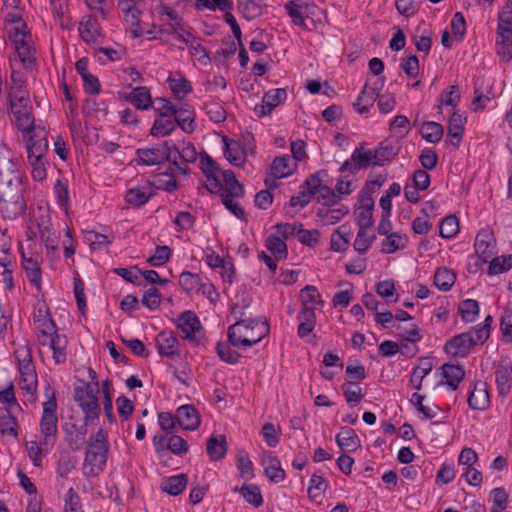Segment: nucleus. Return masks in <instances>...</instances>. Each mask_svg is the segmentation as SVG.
Returning <instances> with one entry per match:
<instances>
[{"instance_id":"nucleus-1","label":"nucleus","mask_w":512,"mask_h":512,"mask_svg":"<svg viewBox=\"0 0 512 512\" xmlns=\"http://www.w3.org/2000/svg\"><path fill=\"white\" fill-rule=\"evenodd\" d=\"M245 308L240 312L241 319L228 328V342L232 346L243 345L250 347L261 341L269 334V324L266 318H244Z\"/></svg>"},{"instance_id":"nucleus-2","label":"nucleus","mask_w":512,"mask_h":512,"mask_svg":"<svg viewBox=\"0 0 512 512\" xmlns=\"http://www.w3.org/2000/svg\"><path fill=\"white\" fill-rule=\"evenodd\" d=\"M108 452L109 442L107 432L99 428L87 441L83 464L84 475L87 477L98 476L105 469Z\"/></svg>"},{"instance_id":"nucleus-3","label":"nucleus","mask_w":512,"mask_h":512,"mask_svg":"<svg viewBox=\"0 0 512 512\" xmlns=\"http://www.w3.org/2000/svg\"><path fill=\"white\" fill-rule=\"evenodd\" d=\"M22 178L19 158L14 157L6 145H0V187L22 186Z\"/></svg>"},{"instance_id":"nucleus-4","label":"nucleus","mask_w":512,"mask_h":512,"mask_svg":"<svg viewBox=\"0 0 512 512\" xmlns=\"http://www.w3.org/2000/svg\"><path fill=\"white\" fill-rule=\"evenodd\" d=\"M97 392L98 389H95L88 382H84L82 386L74 388V400L81 408L86 423H91L99 418L101 408L96 395Z\"/></svg>"},{"instance_id":"nucleus-5","label":"nucleus","mask_w":512,"mask_h":512,"mask_svg":"<svg viewBox=\"0 0 512 512\" xmlns=\"http://www.w3.org/2000/svg\"><path fill=\"white\" fill-rule=\"evenodd\" d=\"M26 209L23 187H0V213L4 219L13 220L22 215Z\"/></svg>"},{"instance_id":"nucleus-6","label":"nucleus","mask_w":512,"mask_h":512,"mask_svg":"<svg viewBox=\"0 0 512 512\" xmlns=\"http://www.w3.org/2000/svg\"><path fill=\"white\" fill-rule=\"evenodd\" d=\"M135 154L134 161L139 166H160L165 162L175 163L169 141L158 143L153 147L138 148Z\"/></svg>"},{"instance_id":"nucleus-7","label":"nucleus","mask_w":512,"mask_h":512,"mask_svg":"<svg viewBox=\"0 0 512 512\" xmlns=\"http://www.w3.org/2000/svg\"><path fill=\"white\" fill-rule=\"evenodd\" d=\"M47 135L45 127H38L36 131L22 135L28 160L47 157L49 152Z\"/></svg>"},{"instance_id":"nucleus-8","label":"nucleus","mask_w":512,"mask_h":512,"mask_svg":"<svg viewBox=\"0 0 512 512\" xmlns=\"http://www.w3.org/2000/svg\"><path fill=\"white\" fill-rule=\"evenodd\" d=\"M485 342H479L473 332V328L465 333L453 336L449 339L444 346L446 353L454 357H466L471 349L476 345H482Z\"/></svg>"},{"instance_id":"nucleus-9","label":"nucleus","mask_w":512,"mask_h":512,"mask_svg":"<svg viewBox=\"0 0 512 512\" xmlns=\"http://www.w3.org/2000/svg\"><path fill=\"white\" fill-rule=\"evenodd\" d=\"M177 327L184 334V338L196 345H204V336L200 337L203 327L196 313L187 310L182 312L177 319Z\"/></svg>"},{"instance_id":"nucleus-10","label":"nucleus","mask_w":512,"mask_h":512,"mask_svg":"<svg viewBox=\"0 0 512 512\" xmlns=\"http://www.w3.org/2000/svg\"><path fill=\"white\" fill-rule=\"evenodd\" d=\"M9 111L13 116L11 120L12 125L20 131L22 135L36 131L38 127H43L40 124H36L32 104Z\"/></svg>"},{"instance_id":"nucleus-11","label":"nucleus","mask_w":512,"mask_h":512,"mask_svg":"<svg viewBox=\"0 0 512 512\" xmlns=\"http://www.w3.org/2000/svg\"><path fill=\"white\" fill-rule=\"evenodd\" d=\"M495 239L491 231L482 229L478 232L475 238L474 248L475 253L478 257L476 266H480L482 263H488V261L494 255Z\"/></svg>"},{"instance_id":"nucleus-12","label":"nucleus","mask_w":512,"mask_h":512,"mask_svg":"<svg viewBox=\"0 0 512 512\" xmlns=\"http://www.w3.org/2000/svg\"><path fill=\"white\" fill-rule=\"evenodd\" d=\"M401 145L399 141L387 138L381 141L378 146L372 151L373 162L372 166H384L392 162L400 153Z\"/></svg>"},{"instance_id":"nucleus-13","label":"nucleus","mask_w":512,"mask_h":512,"mask_svg":"<svg viewBox=\"0 0 512 512\" xmlns=\"http://www.w3.org/2000/svg\"><path fill=\"white\" fill-rule=\"evenodd\" d=\"M319 173H325V171L311 174L306 178V180L300 187L301 190L299 194L294 195L290 198V206L304 207L311 201V197L316 195L318 187L320 185Z\"/></svg>"},{"instance_id":"nucleus-14","label":"nucleus","mask_w":512,"mask_h":512,"mask_svg":"<svg viewBox=\"0 0 512 512\" xmlns=\"http://www.w3.org/2000/svg\"><path fill=\"white\" fill-rule=\"evenodd\" d=\"M373 160L372 150H365L361 145L355 148L352 152L351 158L341 165L339 171L341 173L345 171L356 173L357 171L366 169L372 165Z\"/></svg>"},{"instance_id":"nucleus-15","label":"nucleus","mask_w":512,"mask_h":512,"mask_svg":"<svg viewBox=\"0 0 512 512\" xmlns=\"http://www.w3.org/2000/svg\"><path fill=\"white\" fill-rule=\"evenodd\" d=\"M39 426L42 436L40 444L46 451H49L54 447L58 438V417L41 416Z\"/></svg>"},{"instance_id":"nucleus-16","label":"nucleus","mask_w":512,"mask_h":512,"mask_svg":"<svg viewBox=\"0 0 512 512\" xmlns=\"http://www.w3.org/2000/svg\"><path fill=\"white\" fill-rule=\"evenodd\" d=\"M177 423L188 431H195L201 424L198 410L190 404L180 406L176 411Z\"/></svg>"},{"instance_id":"nucleus-17","label":"nucleus","mask_w":512,"mask_h":512,"mask_svg":"<svg viewBox=\"0 0 512 512\" xmlns=\"http://www.w3.org/2000/svg\"><path fill=\"white\" fill-rule=\"evenodd\" d=\"M468 405L474 410H486L490 406V395L485 382L473 383V388L468 394Z\"/></svg>"},{"instance_id":"nucleus-18","label":"nucleus","mask_w":512,"mask_h":512,"mask_svg":"<svg viewBox=\"0 0 512 512\" xmlns=\"http://www.w3.org/2000/svg\"><path fill=\"white\" fill-rule=\"evenodd\" d=\"M87 431L88 423L85 421L82 425L73 423L64 427V439L72 451H79L83 447Z\"/></svg>"},{"instance_id":"nucleus-19","label":"nucleus","mask_w":512,"mask_h":512,"mask_svg":"<svg viewBox=\"0 0 512 512\" xmlns=\"http://www.w3.org/2000/svg\"><path fill=\"white\" fill-rule=\"evenodd\" d=\"M287 93L285 89L277 88L266 92L262 98V104L256 105L254 111L258 117H263L276 108L285 98Z\"/></svg>"},{"instance_id":"nucleus-20","label":"nucleus","mask_w":512,"mask_h":512,"mask_svg":"<svg viewBox=\"0 0 512 512\" xmlns=\"http://www.w3.org/2000/svg\"><path fill=\"white\" fill-rule=\"evenodd\" d=\"M442 377L444 380L440 381L438 384H445L451 390L455 391L458 389L459 384L465 377V369L460 364H451L445 363L442 367Z\"/></svg>"},{"instance_id":"nucleus-21","label":"nucleus","mask_w":512,"mask_h":512,"mask_svg":"<svg viewBox=\"0 0 512 512\" xmlns=\"http://www.w3.org/2000/svg\"><path fill=\"white\" fill-rule=\"evenodd\" d=\"M466 118L463 117L456 111H453L447 127V138H451L450 140H446L455 148L459 147V144L463 138L464 130H465Z\"/></svg>"},{"instance_id":"nucleus-22","label":"nucleus","mask_w":512,"mask_h":512,"mask_svg":"<svg viewBox=\"0 0 512 512\" xmlns=\"http://www.w3.org/2000/svg\"><path fill=\"white\" fill-rule=\"evenodd\" d=\"M22 267L29 282L40 292L42 290V269L38 259L26 257L25 254L22 253Z\"/></svg>"},{"instance_id":"nucleus-23","label":"nucleus","mask_w":512,"mask_h":512,"mask_svg":"<svg viewBox=\"0 0 512 512\" xmlns=\"http://www.w3.org/2000/svg\"><path fill=\"white\" fill-rule=\"evenodd\" d=\"M156 346L161 356L172 357L179 354L178 339L172 332L162 331L156 338Z\"/></svg>"},{"instance_id":"nucleus-24","label":"nucleus","mask_w":512,"mask_h":512,"mask_svg":"<svg viewBox=\"0 0 512 512\" xmlns=\"http://www.w3.org/2000/svg\"><path fill=\"white\" fill-rule=\"evenodd\" d=\"M297 164L289 155L275 157L270 165L271 175L276 178H285L292 175Z\"/></svg>"},{"instance_id":"nucleus-25","label":"nucleus","mask_w":512,"mask_h":512,"mask_svg":"<svg viewBox=\"0 0 512 512\" xmlns=\"http://www.w3.org/2000/svg\"><path fill=\"white\" fill-rule=\"evenodd\" d=\"M7 102L8 110L31 105L27 87H23L22 84H19V86H9Z\"/></svg>"},{"instance_id":"nucleus-26","label":"nucleus","mask_w":512,"mask_h":512,"mask_svg":"<svg viewBox=\"0 0 512 512\" xmlns=\"http://www.w3.org/2000/svg\"><path fill=\"white\" fill-rule=\"evenodd\" d=\"M336 442L343 451L354 452L361 447V441L356 432L347 427H341L336 435Z\"/></svg>"},{"instance_id":"nucleus-27","label":"nucleus","mask_w":512,"mask_h":512,"mask_svg":"<svg viewBox=\"0 0 512 512\" xmlns=\"http://www.w3.org/2000/svg\"><path fill=\"white\" fill-rule=\"evenodd\" d=\"M34 322L37 324V328L39 333L42 336H48L50 334H55L57 331V326L51 317L48 308L39 307L34 312Z\"/></svg>"},{"instance_id":"nucleus-28","label":"nucleus","mask_w":512,"mask_h":512,"mask_svg":"<svg viewBox=\"0 0 512 512\" xmlns=\"http://www.w3.org/2000/svg\"><path fill=\"white\" fill-rule=\"evenodd\" d=\"M433 363L429 357H421L418 360V364L414 367L411 376L410 384L416 389L422 388L423 379L432 371Z\"/></svg>"},{"instance_id":"nucleus-29","label":"nucleus","mask_w":512,"mask_h":512,"mask_svg":"<svg viewBox=\"0 0 512 512\" xmlns=\"http://www.w3.org/2000/svg\"><path fill=\"white\" fill-rule=\"evenodd\" d=\"M121 10L124 13V20L131 27L130 33L132 38H138L142 36L143 29L140 25L141 11L133 4H127L126 6L121 7Z\"/></svg>"},{"instance_id":"nucleus-30","label":"nucleus","mask_w":512,"mask_h":512,"mask_svg":"<svg viewBox=\"0 0 512 512\" xmlns=\"http://www.w3.org/2000/svg\"><path fill=\"white\" fill-rule=\"evenodd\" d=\"M188 484V476L185 473L165 478L161 484V490L171 496L180 495Z\"/></svg>"},{"instance_id":"nucleus-31","label":"nucleus","mask_w":512,"mask_h":512,"mask_svg":"<svg viewBox=\"0 0 512 512\" xmlns=\"http://www.w3.org/2000/svg\"><path fill=\"white\" fill-rule=\"evenodd\" d=\"M50 348L53 351V360L56 364H63L67 359V345L68 340L65 335H60L56 331L55 334H50Z\"/></svg>"},{"instance_id":"nucleus-32","label":"nucleus","mask_w":512,"mask_h":512,"mask_svg":"<svg viewBox=\"0 0 512 512\" xmlns=\"http://www.w3.org/2000/svg\"><path fill=\"white\" fill-rule=\"evenodd\" d=\"M126 100L131 102L139 110H148L153 104L150 90L146 86L134 88L131 93L126 96Z\"/></svg>"},{"instance_id":"nucleus-33","label":"nucleus","mask_w":512,"mask_h":512,"mask_svg":"<svg viewBox=\"0 0 512 512\" xmlns=\"http://www.w3.org/2000/svg\"><path fill=\"white\" fill-rule=\"evenodd\" d=\"M227 450L228 446L224 435L212 436L207 440L206 451L211 461L223 459L227 454Z\"/></svg>"},{"instance_id":"nucleus-34","label":"nucleus","mask_w":512,"mask_h":512,"mask_svg":"<svg viewBox=\"0 0 512 512\" xmlns=\"http://www.w3.org/2000/svg\"><path fill=\"white\" fill-rule=\"evenodd\" d=\"M265 475L275 483L283 481L286 477L285 471L281 468L280 460L275 455H268L262 459Z\"/></svg>"},{"instance_id":"nucleus-35","label":"nucleus","mask_w":512,"mask_h":512,"mask_svg":"<svg viewBox=\"0 0 512 512\" xmlns=\"http://www.w3.org/2000/svg\"><path fill=\"white\" fill-rule=\"evenodd\" d=\"M15 355L18 361L20 376H37L29 347L24 346L23 348L16 350Z\"/></svg>"},{"instance_id":"nucleus-36","label":"nucleus","mask_w":512,"mask_h":512,"mask_svg":"<svg viewBox=\"0 0 512 512\" xmlns=\"http://www.w3.org/2000/svg\"><path fill=\"white\" fill-rule=\"evenodd\" d=\"M225 150L224 155L226 159L237 167H242L246 159V153L240 144L236 141L228 142V137H224Z\"/></svg>"},{"instance_id":"nucleus-37","label":"nucleus","mask_w":512,"mask_h":512,"mask_svg":"<svg viewBox=\"0 0 512 512\" xmlns=\"http://www.w3.org/2000/svg\"><path fill=\"white\" fill-rule=\"evenodd\" d=\"M265 0H238V11L247 20H252L263 13Z\"/></svg>"},{"instance_id":"nucleus-38","label":"nucleus","mask_w":512,"mask_h":512,"mask_svg":"<svg viewBox=\"0 0 512 512\" xmlns=\"http://www.w3.org/2000/svg\"><path fill=\"white\" fill-rule=\"evenodd\" d=\"M154 177L156 178L154 182L147 181L150 187L155 186L157 189L169 193L174 192L178 188V182L171 168L168 171L155 174Z\"/></svg>"},{"instance_id":"nucleus-39","label":"nucleus","mask_w":512,"mask_h":512,"mask_svg":"<svg viewBox=\"0 0 512 512\" xmlns=\"http://www.w3.org/2000/svg\"><path fill=\"white\" fill-rule=\"evenodd\" d=\"M377 96L376 89L368 87L366 83L353 106L358 113H367L370 107L374 105Z\"/></svg>"},{"instance_id":"nucleus-40","label":"nucleus","mask_w":512,"mask_h":512,"mask_svg":"<svg viewBox=\"0 0 512 512\" xmlns=\"http://www.w3.org/2000/svg\"><path fill=\"white\" fill-rule=\"evenodd\" d=\"M202 278L195 273L184 271L179 276V285L188 294H197L201 290Z\"/></svg>"},{"instance_id":"nucleus-41","label":"nucleus","mask_w":512,"mask_h":512,"mask_svg":"<svg viewBox=\"0 0 512 512\" xmlns=\"http://www.w3.org/2000/svg\"><path fill=\"white\" fill-rule=\"evenodd\" d=\"M512 367L499 366L495 371V382L500 396H506L511 389Z\"/></svg>"},{"instance_id":"nucleus-42","label":"nucleus","mask_w":512,"mask_h":512,"mask_svg":"<svg viewBox=\"0 0 512 512\" xmlns=\"http://www.w3.org/2000/svg\"><path fill=\"white\" fill-rule=\"evenodd\" d=\"M175 129L174 117L157 116L150 129V135L153 137H164L171 134Z\"/></svg>"},{"instance_id":"nucleus-43","label":"nucleus","mask_w":512,"mask_h":512,"mask_svg":"<svg viewBox=\"0 0 512 512\" xmlns=\"http://www.w3.org/2000/svg\"><path fill=\"white\" fill-rule=\"evenodd\" d=\"M171 154L175 158V163L171 165H178V160L182 164L194 163L197 160V151L192 143H187L181 151L171 144Z\"/></svg>"},{"instance_id":"nucleus-44","label":"nucleus","mask_w":512,"mask_h":512,"mask_svg":"<svg viewBox=\"0 0 512 512\" xmlns=\"http://www.w3.org/2000/svg\"><path fill=\"white\" fill-rule=\"evenodd\" d=\"M234 492H240L244 499L254 507L263 504V497L260 488L256 484H244L241 488L235 487Z\"/></svg>"},{"instance_id":"nucleus-45","label":"nucleus","mask_w":512,"mask_h":512,"mask_svg":"<svg viewBox=\"0 0 512 512\" xmlns=\"http://www.w3.org/2000/svg\"><path fill=\"white\" fill-rule=\"evenodd\" d=\"M421 136L427 142L438 143L444 134L443 126L435 121H426L422 124Z\"/></svg>"},{"instance_id":"nucleus-46","label":"nucleus","mask_w":512,"mask_h":512,"mask_svg":"<svg viewBox=\"0 0 512 512\" xmlns=\"http://www.w3.org/2000/svg\"><path fill=\"white\" fill-rule=\"evenodd\" d=\"M456 281V275L452 270L441 267L438 268L434 275V285L442 291H449Z\"/></svg>"},{"instance_id":"nucleus-47","label":"nucleus","mask_w":512,"mask_h":512,"mask_svg":"<svg viewBox=\"0 0 512 512\" xmlns=\"http://www.w3.org/2000/svg\"><path fill=\"white\" fill-rule=\"evenodd\" d=\"M17 427H18L17 419L12 415L11 410L9 408H5L3 410V412L0 413V432H1V434L17 438L18 437Z\"/></svg>"},{"instance_id":"nucleus-48","label":"nucleus","mask_w":512,"mask_h":512,"mask_svg":"<svg viewBox=\"0 0 512 512\" xmlns=\"http://www.w3.org/2000/svg\"><path fill=\"white\" fill-rule=\"evenodd\" d=\"M496 40V53L502 61L509 62L512 59V32L511 34L499 33Z\"/></svg>"},{"instance_id":"nucleus-49","label":"nucleus","mask_w":512,"mask_h":512,"mask_svg":"<svg viewBox=\"0 0 512 512\" xmlns=\"http://www.w3.org/2000/svg\"><path fill=\"white\" fill-rule=\"evenodd\" d=\"M458 313L465 323L474 322L479 314V303L474 299H466L459 303Z\"/></svg>"},{"instance_id":"nucleus-50","label":"nucleus","mask_w":512,"mask_h":512,"mask_svg":"<svg viewBox=\"0 0 512 512\" xmlns=\"http://www.w3.org/2000/svg\"><path fill=\"white\" fill-rule=\"evenodd\" d=\"M387 238L382 241V253L392 254L397 250L404 249L407 244V237L401 236L399 233L394 232L386 235Z\"/></svg>"},{"instance_id":"nucleus-51","label":"nucleus","mask_w":512,"mask_h":512,"mask_svg":"<svg viewBox=\"0 0 512 512\" xmlns=\"http://www.w3.org/2000/svg\"><path fill=\"white\" fill-rule=\"evenodd\" d=\"M176 126L178 125L184 132L192 133L195 130V118L193 112L181 107L177 108V113L173 115Z\"/></svg>"},{"instance_id":"nucleus-52","label":"nucleus","mask_w":512,"mask_h":512,"mask_svg":"<svg viewBox=\"0 0 512 512\" xmlns=\"http://www.w3.org/2000/svg\"><path fill=\"white\" fill-rule=\"evenodd\" d=\"M265 246L274 255L276 260L285 259L288 255L286 243L275 234L267 237Z\"/></svg>"},{"instance_id":"nucleus-53","label":"nucleus","mask_w":512,"mask_h":512,"mask_svg":"<svg viewBox=\"0 0 512 512\" xmlns=\"http://www.w3.org/2000/svg\"><path fill=\"white\" fill-rule=\"evenodd\" d=\"M497 31L507 35L512 32V0H506L505 5L498 14Z\"/></svg>"},{"instance_id":"nucleus-54","label":"nucleus","mask_w":512,"mask_h":512,"mask_svg":"<svg viewBox=\"0 0 512 512\" xmlns=\"http://www.w3.org/2000/svg\"><path fill=\"white\" fill-rule=\"evenodd\" d=\"M179 78L169 76L167 82L170 89L177 98H183L193 90L191 83L184 76L178 73Z\"/></svg>"},{"instance_id":"nucleus-55","label":"nucleus","mask_w":512,"mask_h":512,"mask_svg":"<svg viewBox=\"0 0 512 512\" xmlns=\"http://www.w3.org/2000/svg\"><path fill=\"white\" fill-rule=\"evenodd\" d=\"M97 20L91 16L84 17L79 23V34L82 40L86 43H90L96 40L99 35L95 28Z\"/></svg>"},{"instance_id":"nucleus-56","label":"nucleus","mask_w":512,"mask_h":512,"mask_svg":"<svg viewBox=\"0 0 512 512\" xmlns=\"http://www.w3.org/2000/svg\"><path fill=\"white\" fill-rule=\"evenodd\" d=\"M236 464L237 469L239 471V476L241 478L249 480L254 477L253 463L245 450H241L238 452L236 457Z\"/></svg>"},{"instance_id":"nucleus-57","label":"nucleus","mask_w":512,"mask_h":512,"mask_svg":"<svg viewBox=\"0 0 512 512\" xmlns=\"http://www.w3.org/2000/svg\"><path fill=\"white\" fill-rule=\"evenodd\" d=\"M348 212L349 209L346 206L335 209L322 208L318 210L317 216L320 217L325 224L332 225L339 222Z\"/></svg>"},{"instance_id":"nucleus-58","label":"nucleus","mask_w":512,"mask_h":512,"mask_svg":"<svg viewBox=\"0 0 512 512\" xmlns=\"http://www.w3.org/2000/svg\"><path fill=\"white\" fill-rule=\"evenodd\" d=\"M459 232V220L455 215L446 216L439 224V234L444 239H450Z\"/></svg>"},{"instance_id":"nucleus-59","label":"nucleus","mask_w":512,"mask_h":512,"mask_svg":"<svg viewBox=\"0 0 512 512\" xmlns=\"http://www.w3.org/2000/svg\"><path fill=\"white\" fill-rule=\"evenodd\" d=\"M285 9L294 25L300 26L304 29H309L308 25L306 23V18H310L315 13H313L312 11H309V10H307V12H304V9H300V8L290 5V4H286Z\"/></svg>"},{"instance_id":"nucleus-60","label":"nucleus","mask_w":512,"mask_h":512,"mask_svg":"<svg viewBox=\"0 0 512 512\" xmlns=\"http://www.w3.org/2000/svg\"><path fill=\"white\" fill-rule=\"evenodd\" d=\"M222 176L226 185V189L223 192H231L235 194L236 198H242L244 196V187L236 179L235 173L232 170H225Z\"/></svg>"},{"instance_id":"nucleus-61","label":"nucleus","mask_w":512,"mask_h":512,"mask_svg":"<svg viewBox=\"0 0 512 512\" xmlns=\"http://www.w3.org/2000/svg\"><path fill=\"white\" fill-rule=\"evenodd\" d=\"M37 376H20L19 387L27 395L29 402L33 403L37 399Z\"/></svg>"},{"instance_id":"nucleus-62","label":"nucleus","mask_w":512,"mask_h":512,"mask_svg":"<svg viewBox=\"0 0 512 512\" xmlns=\"http://www.w3.org/2000/svg\"><path fill=\"white\" fill-rule=\"evenodd\" d=\"M152 196V193H146L143 188H131L127 191L125 200L134 207H140L147 203Z\"/></svg>"},{"instance_id":"nucleus-63","label":"nucleus","mask_w":512,"mask_h":512,"mask_svg":"<svg viewBox=\"0 0 512 512\" xmlns=\"http://www.w3.org/2000/svg\"><path fill=\"white\" fill-rule=\"evenodd\" d=\"M16 52L23 67L27 71L33 72L36 67L35 48L32 45H30L28 47L19 48Z\"/></svg>"},{"instance_id":"nucleus-64","label":"nucleus","mask_w":512,"mask_h":512,"mask_svg":"<svg viewBox=\"0 0 512 512\" xmlns=\"http://www.w3.org/2000/svg\"><path fill=\"white\" fill-rule=\"evenodd\" d=\"M489 274H500L512 267V255L492 257L489 261Z\"/></svg>"}]
</instances>
